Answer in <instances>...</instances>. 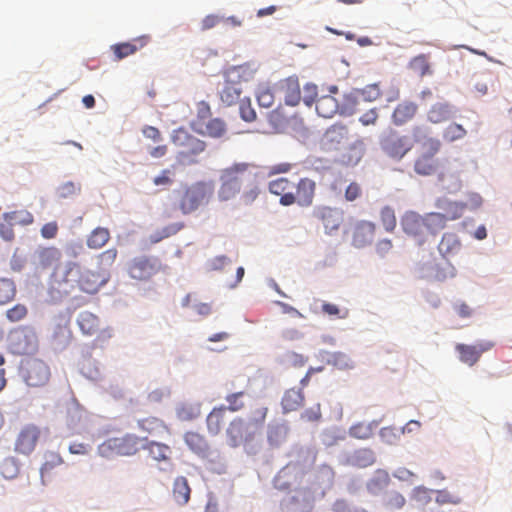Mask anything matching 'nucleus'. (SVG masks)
I'll return each mask as SVG.
<instances>
[{
    "label": "nucleus",
    "mask_w": 512,
    "mask_h": 512,
    "mask_svg": "<svg viewBox=\"0 0 512 512\" xmlns=\"http://www.w3.org/2000/svg\"><path fill=\"white\" fill-rule=\"evenodd\" d=\"M442 220L434 213L422 216L414 211L405 212L400 220L402 230L408 236L414 238L419 245L426 241V235H436L442 226Z\"/></svg>",
    "instance_id": "f257e3e1"
},
{
    "label": "nucleus",
    "mask_w": 512,
    "mask_h": 512,
    "mask_svg": "<svg viewBox=\"0 0 512 512\" xmlns=\"http://www.w3.org/2000/svg\"><path fill=\"white\" fill-rule=\"evenodd\" d=\"M77 287V262H67L62 268H55L49 281L48 297L53 304L63 302Z\"/></svg>",
    "instance_id": "f03ea898"
},
{
    "label": "nucleus",
    "mask_w": 512,
    "mask_h": 512,
    "mask_svg": "<svg viewBox=\"0 0 512 512\" xmlns=\"http://www.w3.org/2000/svg\"><path fill=\"white\" fill-rule=\"evenodd\" d=\"M179 194L178 208L182 214L188 215L209 203L214 194L212 182L197 181L190 185L182 186Z\"/></svg>",
    "instance_id": "7ed1b4c3"
},
{
    "label": "nucleus",
    "mask_w": 512,
    "mask_h": 512,
    "mask_svg": "<svg viewBox=\"0 0 512 512\" xmlns=\"http://www.w3.org/2000/svg\"><path fill=\"white\" fill-rule=\"evenodd\" d=\"M8 350L14 355H32L39 347L35 329L28 325L13 328L7 337Z\"/></svg>",
    "instance_id": "20e7f679"
},
{
    "label": "nucleus",
    "mask_w": 512,
    "mask_h": 512,
    "mask_svg": "<svg viewBox=\"0 0 512 512\" xmlns=\"http://www.w3.org/2000/svg\"><path fill=\"white\" fill-rule=\"evenodd\" d=\"M140 438L134 434H125L112 437L98 446V453L102 457L131 456L140 449Z\"/></svg>",
    "instance_id": "39448f33"
},
{
    "label": "nucleus",
    "mask_w": 512,
    "mask_h": 512,
    "mask_svg": "<svg viewBox=\"0 0 512 512\" xmlns=\"http://www.w3.org/2000/svg\"><path fill=\"white\" fill-rule=\"evenodd\" d=\"M422 151L414 161V171L421 176H430L439 169V160L436 155L441 150V141L434 137L427 138L422 143Z\"/></svg>",
    "instance_id": "423d86ee"
},
{
    "label": "nucleus",
    "mask_w": 512,
    "mask_h": 512,
    "mask_svg": "<svg viewBox=\"0 0 512 512\" xmlns=\"http://www.w3.org/2000/svg\"><path fill=\"white\" fill-rule=\"evenodd\" d=\"M382 151L390 158L401 160L414 147V141L408 135L390 129L379 140Z\"/></svg>",
    "instance_id": "0eeeda50"
},
{
    "label": "nucleus",
    "mask_w": 512,
    "mask_h": 512,
    "mask_svg": "<svg viewBox=\"0 0 512 512\" xmlns=\"http://www.w3.org/2000/svg\"><path fill=\"white\" fill-rule=\"evenodd\" d=\"M171 142L178 149L177 158L180 161H191V158L202 153L206 144L204 141L189 134L185 129L179 128L173 131Z\"/></svg>",
    "instance_id": "6e6552de"
},
{
    "label": "nucleus",
    "mask_w": 512,
    "mask_h": 512,
    "mask_svg": "<svg viewBox=\"0 0 512 512\" xmlns=\"http://www.w3.org/2000/svg\"><path fill=\"white\" fill-rule=\"evenodd\" d=\"M77 324L84 335L94 336L95 345H103L113 333L109 327H102L99 317L92 312L83 311L77 317Z\"/></svg>",
    "instance_id": "1a4fd4ad"
},
{
    "label": "nucleus",
    "mask_w": 512,
    "mask_h": 512,
    "mask_svg": "<svg viewBox=\"0 0 512 512\" xmlns=\"http://www.w3.org/2000/svg\"><path fill=\"white\" fill-rule=\"evenodd\" d=\"M161 270L157 257L137 256L127 264L128 275L137 281H148Z\"/></svg>",
    "instance_id": "9d476101"
},
{
    "label": "nucleus",
    "mask_w": 512,
    "mask_h": 512,
    "mask_svg": "<svg viewBox=\"0 0 512 512\" xmlns=\"http://www.w3.org/2000/svg\"><path fill=\"white\" fill-rule=\"evenodd\" d=\"M21 374L27 385L40 387L49 381L50 369L44 361L32 358L22 362Z\"/></svg>",
    "instance_id": "9b49d317"
},
{
    "label": "nucleus",
    "mask_w": 512,
    "mask_h": 512,
    "mask_svg": "<svg viewBox=\"0 0 512 512\" xmlns=\"http://www.w3.org/2000/svg\"><path fill=\"white\" fill-rule=\"evenodd\" d=\"M110 279V273L104 271H94L91 269H82L77 263V287L87 293L95 294Z\"/></svg>",
    "instance_id": "f8f14e48"
},
{
    "label": "nucleus",
    "mask_w": 512,
    "mask_h": 512,
    "mask_svg": "<svg viewBox=\"0 0 512 512\" xmlns=\"http://www.w3.org/2000/svg\"><path fill=\"white\" fill-rule=\"evenodd\" d=\"M314 495L309 488L296 489L280 502L282 512H310L313 509Z\"/></svg>",
    "instance_id": "ddd939ff"
},
{
    "label": "nucleus",
    "mask_w": 512,
    "mask_h": 512,
    "mask_svg": "<svg viewBox=\"0 0 512 512\" xmlns=\"http://www.w3.org/2000/svg\"><path fill=\"white\" fill-rule=\"evenodd\" d=\"M317 185L316 182L309 177H302L297 183H294V190L291 194L290 206L298 205L299 207H310L315 199Z\"/></svg>",
    "instance_id": "4468645a"
},
{
    "label": "nucleus",
    "mask_w": 512,
    "mask_h": 512,
    "mask_svg": "<svg viewBox=\"0 0 512 512\" xmlns=\"http://www.w3.org/2000/svg\"><path fill=\"white\" fill-rule=\"evenodd\" d=\"M226 435L228 444L234 448L251 442L256 436L242 417H236L230 422Z\"/></svg>",
    "instance_id": "2eb2a0df"
},
{
    "label": "nucleus",
    "mask_w": 512,
    "mask_h": 512,
    "mask_svg": "<svg viewBox=\"0 0 512 512\" xmlns=\"http://www.w3.org/2000/svg\"><path fill=\"white\" fill-rule=\"evenodd\" d=\"M348 139V129L341 124H334L323 134L320 145L325 151L338 150Z\"/></svg>",
    "instance_id": "dca6fc26"
},
{
    "label": "nucleus",
    "mask_w": 512,
    "mask_h": 512,
    "mask_svg": "<svg viewBox=\"0 0 512 512\" xmlns=\"http://www.w3.org/2000/svg\"><path fill=\"white\" fill-rule=\"evenodd\" d=\"M494 346L493 342L483 341L476 345L457 344L455 349L459 353L461 362L473 366L478 362L484 352L489 351Z\"/></svg>",
    "instance_id": "f3484780"
},
{
    "label": "nucleus",
    "mask_w": 512,
    "mask_h": 512,
    "mask_svg": "<svg viewBox=\"0 0 512 512\" xmlns=\"http://www.w3.org/2000/svg\"><path fill=\"white\" fill-rule=\"evenodd\" d=\"M376 231V225L373 222L361 220L352 227L351 238L352 245L356 248H363L372 243Z\"/></svg>",
    "instance_id": "a211bd4d"
},
{
    "label": "nucleus",
    "mask_w": 512,
    "mask_h": 512,
    "mask_svg": "<svg viewBox=\"0 0 512 512\" xmlns=\"http://www.w3.org/2000/svg\"><path fill=\"white\" fill-rule=\"evenodd\" d=\"M278 89L286 105L297 106L301 102L302 94L298 77L290 76L282 79L278 83Z\"/></svg>",
    "instance_id": "6ab92c4d"
},
{
    "label": "nucleus",
    "mask_w": 512,
    "mask_h": 512,
    "mask_svg": "<svg viewBox=\"0 0 512 512\" xmlns=\"http://www.w3.org/2000/svg\"><path fill=\"white\" fill-rule=\"evenodd\" d=\"M39 435L40 431L36 426H25L18 435L15 443V450L21 454H30L36 447Z\"/></svg>",
    "instance_id": "aec40b11"
},
{
    "label": "nucleus",
    "mask_w": 512,
    "mask_h": 512,
    "mask_svg": "<svg viewBox=\"0 0 512 512\" xmlns=\"http://www.w3.org/2000/svg\"><path fill=\"white\" fill-rule=\"evenodd\" d=\"M294 190V182L287 177H279L268 182V191L280 197L279 203L282 206H290L291 194Z\"/></svg>",
    "instance_id": "412c9836"
},
{
    "label": "nucleus",
    "mask_w": 512,
    "mask_h": 512,
    "mask_svg": "<svg viewBox=\"0 0 512 512\" xmlns=\"http://www.w3.org/2000/svg\"><path fill=\"white\" fill-rule=\"evenodd\" d=\"M467 203L458 201H441L437 206L442 210L441 213L433 212L442 220L441 230L446 227L447 221L461 218L467 208Z\"/></svg>",
    "instance_id": "4be33fe9"
},
{
    "label": "nucleus",
    "mask_w": 512,
    "mask_h": 512,
    "mask_svg": "<svg viewBox=\"0 0 512 512\" xmlns=\"http://www.w3.org/2000/svg\"><path fill=\"white\" fill-rule=\"evenodd\" d=\"M148 41V36H141L133 39L130 42L114 44L111 46V50L113 51L116 60H122L142 49L148 43Z\"/></svg>",
    "instance_id": "5701e85b"
},
{
    "label": "nucleus",
    "mask_w": 512,
    "mask_h": 512,
    "mask_svg": "<svg viewBox=\"0 0 512 512\" xmlns=\"http://www.w3.org/2000/svg\"><path fill=\"white\" fill-rule=\"evenodd\" d=\"M418 112V105L412 101L399 103L392 112L391 120L395 126H403L413 120Z\"/></svg>",
    "instance_id": "b1692460"
},
{
    "label": "nucleus",
    "mask_w": 512,
    "mask_h": 512,
    "mask_svg": "<svg viewBox=\"0 0 512 512\" xmlns=\"http://www.w3.org/2000/svg\"><path fill=\"white\" fill-rule=\"evenodd\" d=\"M234 72L227 75L223 88L220 91V99L225 106H232L239 102L242 89L239 81H236L232 76Z\"/></svg>",
    "instance_id": "393cba45"
},
{
    "label": "nucleus",
    "mask_w": 512,
    "mask_h": 512,
    "mask_svg": "<svg viewBox=\"0 0 512 512\" xmlns=\"http://www.w3.org/2000/svg\"><path fill=\"white\" fill-rule=\"evenodd\" d=\"M317 217L322 221L328 233L337 231L343 222L341 211L331 207H321L317 210Z\"/></svg>",
    "instance_id": "a878e982"
},
{
    "label": "nucleus",
    "mask_w": 512,
    "mask_h": 512,
    "mask_svg": "<svg viewBox=\"0 0 512 512\" xmlns=\"http://www.w3.org/2000/svg\"><path fill=\"white\" fill-rule=\"evenodd\" d=\"M138 429L150 436H160L165 433H170L169 427L166 423L155 416H148L137 421Z\"/></svg>",
    "instance_id": "bb28decb"
},
{
    "label": "nucleus",
    "mask_w": 512,
    "mask_h": 512,
    "mask_svg": "<svg viewBox=\"0 0 512 512\" xmlns=\"http://www.w3.org/2000/svg\"><path fill=\"white\" fill-rule=\"evenodd\" d=\"M376 461L375 453L370 448H360L349 454L345 463L352 467L366 468L372 466Z\"/></svg>",
    "instance_id": "cd10ccee"
},
{
    "label": "nucleus",
    "mask_w": 512,
    "mask_h": 512,
    "mask_svg": "<svg viewBox=\"0 0 512 512\" xmlns=\"http://www.w3.org/2000/svg\"><path fill=\"white\" fill-rule=\"evenodd\" d=\"M64 463L62 456L55 451H47L44 454V462L40 468V476L43 485L51 479L52 472L55 468Z\"/></svg>",
    "instance_id": "c85d7f7f"
},
{
    "label": "nucleus",
    "mask_w": 512,
    "mask_h": 512,
    "mask_svg": "<svg viewBox=\"0 0 512 512\" xmlns=\"http://www.w3.org/2000/svg\"><path fill=\"white\" fill-rule=\"evenodd\" d=\"M249 168L250 164L248 163H234L221 171L220 181H227L241 188L242 179Z\"/></svg>",
    "instance_id": "c756f323"
},
{
    "label": "nucleus",
    "mask_w": 512,
    "mask_h": 512,
    "mask_svg": "<svg viewBox=\"0 0 512 512\" xmlns=\"http://www.w3.org/2000/svg\"><path fill=\"white\" fill-rule=\"evenodd\" d=\"M461 247L462 244L458 236L455 233L447 232L443 234L438 250L443 257L447 258L458 254Z\"/></svg>",
    "instance_id": "7c9ffc66"
},
{
    "label": "nucleus",
    "mask_w": 512,
    "mask_h": 512,
    "mask_svg": "<svg viewBox=\"0 0 512 512\" xmlns=\"http://www.w3.org/2000/svg\"><path fill=\"white\" fill-rule=\"evenodd\" d=\"M225 413L226 406L221 405L220 407L213 408L208 414L206 418V425L207 430L211 435L216 436L221 432L225 423Z\"/></svg>",
    "instance_id": "2f4dec72"
},
{
    "label": "nucleus",
    "mask_w": 512,
    "mask_h": 512,
    "mask_svg": "<svg viewBox=\"0 0 512 512\" xmlns=\"http://www.w3.org/2000/svg\"><path fill=\"white\" fill-rule=\"evenodd\" d=\"M191 488L188 480L184 476H179L174 480L172 487V497L180 505H186L190 500Z\"/></svg>",
    "instance_id": "473e14b6"
},
{
    "label": "nucleus",
    "mask_w": 512,
    "mask_h": 512,
    "mask_svg": "<svg viewBox=\"0 0 512 512\" xmlns=\"http://www.w3.org/2000/svg\"><path fill=\"white\" fill-rule=\"evenodd\" d=\"M185 443L196 454L200 456H207L209 452V445L205 437L198 432L188 431L184 435Z\"/></svg>",
    "instance_id": "72a5a7b5"
},
{
    "label": "nucleus",
    "mask_w": 512,
    "mask_h": 512,
    "mask_svg": "<svg viewBox=\"0 0 512 512\" xmlns=\"http://www.w3.org/2000/svg\"><path fill=\"white\" fill-rule=\"evenodd\" d=\"M389 483L390 476L388 472L378 469L375 471L373 477L366 483V488L371 495H378L388 487Z\"/></svg>",
    "instance_id": "f704fd0d"
},
{
    "label": "nucleus",
    "mask_w": 512,
    "mask_h": 512,
    "mask_svg": "<svg viewBox=\"0 0 512 512\" xmlns=\"http://www.w3.org/2000/svg\"><path fill=\"white\" fill-rule=\"evenodd\" d=\"M339 109L338 101L332 95L321 96L316 101V111L324 118L333 117Z\"/></svg>",
    "instance_id": "c9c22d12"
},
{
    "label": "nucleus",
    "mask_w": 512,
    "mask_h": 512,
    "mask_svg": "<svg viewBox=\"0 0 512 512\" xmlns=\"http://www.w3.org/2000/svg\"><path fill=\"white\" fill-rule=\"evenodd\" d=\"M304 402V395L301 389H289L282 398V407L284 412H291L299 409Z\"/></svg>",
    "instance_id": "e433bc0d"
},
{
    "label": "nucleus",
    "mask_w": 512,
    "mask_h": 512,
    "mask_svg": "<svg viewBox=\"0 0 512 512\" xmlns=\"http://www.w3.org/2000/svg\"><path fill=\"white\" fill-rule=\"evenodd\" d=\"M37 258L39 266L46 269L58 263L62 258V253L57 247H45L39 250Z\"/></svg>",
    "instance_id": "4c0bfd02"
},
{
    "label": "nucleus",
    "mask_w": 512,
    "mask_h": 512,
    "mask_svg": "<svg viewBox=\"0 0 512 512\" xmlns=\"http://www.w3.org/2000/svg\"><path fill=\"white\" fill-rule=\"evenodd\" d=\"M267 413L268 408L266 406H258L251 410L247 420H245L251 431H254L256 435L263 428Z\"/></svg>",
    "instance_id": "58836bf2"
},
{
    "label": "nucleus",
    "mask_w": 512,
    "mask_h": 512,
    "mask_svg": "<svg viewBox=\"0 0 512 512\" xmlns=\"http://www.w3.org/2000/svg\"><path fill=\"white\" fill-rule=\"evenodd\" d=\"M452 111L447 103H436L427 113V119L433 124L445 122L451 118Z\"/></svg>",
    "instance_id": "ea45409f"
},
{
    "label": "nucleus",
    "mask_w": 512,
    "mask_h": 512,
    "mask_svg": "<svg viewBox=\"0 0 512 512\" xmlns=\"http://www.w3.org/2000/svg\"><path fill=\"white\" fill-rule=\"evenodd\" d=\"M176 416L180 421H191L201 414V404L183 402L176 407Z\"/></svg>",
    "instance_id": "a19ab883"
},
{
    "label": "nucleus",
    "mask_w": 512,
    "mask_h": 512,
    "mask_svg": "<svg viewBox=\"0 0 512 512\" xmlns=\"http://www.w3.org/2000/svg\"><path fill=\"white\" fill-rule=\"evenodd\" d=\"M110 240V232L107 228L97 227L88 235L86 244L90 249L98 250Z\"/></svg>",
    "instance_id": "79ce46f5"
},
{
    "label": "nucleus",
    "mask_w": 512,
    "mask_h": 512,
    "mask_svg": "<svg viewBox=\"0 0 512 512\" xmlns=\"http://www.w3.org/2000/svg\"><path fill=\"white\" fill-rule=\"evenodd\" d=\"M17 294L15 282L6 277H0V306L12 302Z\"/></svg>",
    "instance_id": "37998d69"
},
{
    "label": "nucleus",
    "mask_w": 512,
    "mask_h": 512,
    "mask_svg": "<svg viewBox=\"0 0 512 512\" xmlns=\"http://www.w3.org/2000/svg\"><path fill=\"white\" fill-rule=\"evenodd\" d=\"M185 227L184 222H174L171 224H168L167 226L156 230L150 235V242L155 244L163 239L169 238L173 235H176L179 231H181Z\"/></svg>",
    "instance_id": "c03bdc74"
},
{
    "label": "nucleus",
    "mask_w": 512,
    "mask_h": 512,
    "mask_svg": "<svg viewBox=\"0 0 512 512\" xmlns=\"http://www.w3.org/2000/svg\"><path fill=\"white\" fill-rule=\"evenodd\" d=\"M145 449L148 450L149 455L156 461L169 460L172 454V450L168 445L155 441L148 442Z\"/></svg>",
    "instance_id": "a18cd8bd"
},
{
    "label": "nucleus",
    "mask_w": 512,
    "mask_h": 512,
    "mask_svg": "<svg viewBox=\"0 0 512 512\" xmlns=\"http://www.w3.org/2000/svg\"><path fill=\"white\" fill-rule=\"evenodd\" d=\"M405 504V497L398 491L388 492L382 500L383 507L389 512L401 510Z\"/></svg>",
    "instance_id": "49530a36"
},
{
    "label": "nucleus",
    "mask_w": 512,
    "mask_h": 512,
    "mask_svg": "<svg viewBox=\"0 0 512 512\" xmlns=\"http://www.w3.org/2000/svg\"><path fill=\"white\" fill-rule=\"evenodd\" d=\"M200 132L212 138H221L226 133V124L220 118H213L206 123L205 130Z\"/></svg>",
    "instance_id": "de8ad7c7"
},
{
    "label": "nucleus",
    "mask_w": 512,
    "mask_h": 512,
    "mask_svg": "<svg viewBox=\"0 0 512 512\" xmlns=\"http://www.w3.org/2000/svg\"><path fill=\"white\" fill-rule=\"evenodd\" d=\"M5 219H9L14 226H28L34 222V216L27 210H15L6 212Z\"/></svg>",
    "instance_id": "09e8293b"
},
{
    "label": "nucleus",
    "mask_w": 512,
    "mask_h": 512,
    "mask_svg": "<svg viewBox=\"0 0 512 512\" xmlns=\"http://www.w3.org/2000/svg\"><path fill=\"white\" fill-rule=\"evenodd\" d=\"M118 251L116 248H109L97 256V265L99 271L109 272L116 261Z\"/></svg>",
    "instance_id": "8fccbe9b"
},
{
    "label": "nucleus",
    "mask_w": 512,
    "mask_h": 512,
    "mask_svg": "<svg viewBox=\"0 0 512 512\" xmlns=\"http://www.w3.org/2000/svg\"><path fill=\"white\" fill-rule=\"evenodd\" d=\"M409 67L419 76L430 75L432 73L428 57L425 54L415 56L409 63Z\"/></svg>",
    "instance_id": "3c124183"
},
{
    "label": "nucleus",
    "mask_w": 512,
    "mask_h": 512,
    "mask_svg": "<svg viewBox=\"0 0 512 512\" xmlns=\"http://www.w3.org/2000/svg\"><path fill=\"white\" fill-rule=\"evenodd\" d=\"M259 106L270 108L273 106L275 96L272 89L267 85H259L255 93Z\"/></svg>",
    "instance_id": "603ef678"
},
{
    "label": "nucleus",
    "mask_w": 512,
    "mask_h": 512,
    "mask_svg": "<svg viewBox=\"0 0 512 512\" xmlns=\"http://www.w3.org/2000/svg\"><path fill=\"white\" fill-rule=\"evenodd\" d=\"M467 134V131L464 127L457 123H451L448 125L442 133V138L446 142H454L460 139H463Z\"/></svg>",
    "instance_id": "864d4df0"
},
{
    "label": "nucleus",
    "mask_w": 512,
    "mask_h": 512,
    "mask_svg": "<svg viewBox=\"0 0 512 512\" xmlns=\"http://www.w3.org/2000/svg\"><path fill=\"white\" fill-rule=\"evenodd\" d=\"M152 183L156 187L168 189L175 183V172L171 168L163 169L152 179Z\"/></svg>",
    "instance_id": "5fc2aeb1"
},
{
    "label": "nucleus",
    "mask_w": 512,
    "mask_h": 512,
    "mask_svg": "<svg viewBox=\"0 0 512 512\" xmlns=\"http://www.w3.org/2000/svg\"><path fill=\"white\" fill-rule=\"evenodd\" d=\"M28 316V308L25 304L17 303L5 312L6 319L11 323H17Z\"/></svg>",
    "instance_id": "6e6d98bb"
},
{
    "label": "nucleus",
    "mask_w": 512,
    "mask_h": 512,
    "mask_svg": "<svg viewBox=\"0 0 512 512\" xmlns=\"http://www.w3.org/2000/svg\"><path fill=\"white\" fill-rule=\"evenodd\" d=\"M380 220L387 232H393L397 225L395 211L390 206H385L380 211Z\"/></svg>",
    "instance_id": "4d7b16f0"
},
{
    "label": "nucleus",
    "mask_w": 512,
    "mask_h": 512,
    "mask_svg": "<svg viewBox=\"0 0 512 512\" xmlns=\"http://www.w3.org/2000/svg\"><path fill=\"white\" fill-rule=\"evenodd\" d=\"M349 434L353 438L366 440L373 435V426L371 423H357L350 427Z\"/></svg>",
    "instance_id": "13d9d810"
},
{
    "label": "nucleus",
    "mask_w": 512,
    "mask_h": 512,
    "mask_svg": "<svg viewBox=\"0 0 512 512\" xmlns=\"http://www.w3.org/2000/svg\"><path fill=\"white\" fill-rule=\"evenodd\" d=\"M239 186L233 185L227 181H221V186L218 190V198L220 201H228L233 199L239 192Z\"/></svg>",
    "instance_id": "bf43d9fd"
},
{
    "label": "nucleus",
    "mask_w": 512,
    "mask_h": 512,
    "mask_svg": "<svg viewBox=\"0 0 512 512\" xmlns=\"http://www.w3.org/2000/svg\"><path fill=\"white\" fill-rule=\"evenodd\" d=\"M19 473V466L15 459H5L1 465V474L6 479H13Z\"/></svg>",
    "instance_id": "052dcab7"
},
{
    "label": "nucleus",
    "mask_w": 512,
    "mask_h": 512,
    "mask_svg": "<svg viewBox=\"0 0 512 512\" xmlns=\"http://www.w3.org/2000/svg\"><path fill=\"white\" fill-rule=\"evenodd\" d=\"M243 396L244 392L242 391L227 395L225 398L228 403L226 410L237 412L243 409L245 406L244 401L242 400Z\"/></svg>",
    "instance_id": "680f3d73"
},
{
    "label": "nucleus",
    "mask_w": 512,
    "mask_h": 512,
    "mask_svg": "<svg viewBox=\"0 0 512 512\" xmlns=\"http://www.w3.org/2000/svg\"><path fill=\"white\" fill-rule=\"evenodd\" d=\"M261 190L257 183H252L243 191L240 200L244 205L252 204L259 196Z\"/></svg>",
    "instance_id": "e2e57ef3"
},
{
    "label": "nucleus",
    "mask_w": 512,
    "mask_h": 512,
    "mask_svg": "<svg viewBox=\"0 0 512 512\" xmlns=\"http://www.w3.org/2000/svg\"><path fill=\"white\" fill-rule=\"evenodd\" d=\"M239 111L241 118L246 122H252L256 119V112L249 98L240 101Z\"/></svg>",
    "instance_id": "0e129e2a"
},
{
    "label": "nucleus",
    "mask_w": 512,
    "mask_h": 512,
    "mask_svg": "<svg viewBox=\"0 0 512 512\" xmlns=\"http://www.w3.org/2000/svg\"><path fill=\"white\" fill-rule=\"evenodd\" d=\"M295 167V164L290 162H280L273 165H270L267 168V175L269 177L280 175V174H287L289 173L293 168Z\"/></svg>",
    "instance_id": "69168bd1"
},
{
    "label": "nucleus",
    "mask_w": 512,
    "mask_h": 512,
    "mask_svg": "<svg viewBox=\"0 0 512 512\" xmlns=\"http://www.w3.org/2000/svg\"><path fill=\"white\" fill-rule=\"evenodd\" d=\"M14 225L9 219H5V214L0 219V236L5 241H11L14 239Z\"/></svg>",
    "instance_id": "338daca9"
},
{
    "label": "nucleus",
    "mask_w": 512,
    "mask_h": 512,
    "mask_svg": "<svg viewBox=\"0 0 512 512\" xmlns=\"http://www.w3.org/2000/svg\"><path fill=\"white\" fill-rule=\"evenodd\" d=\"M317 86L312 83H308L303 87L302 100L305 105L311 106L317 98Z\"/></svg>",
    "instance_id": "774afa93"
}]
</instances>
